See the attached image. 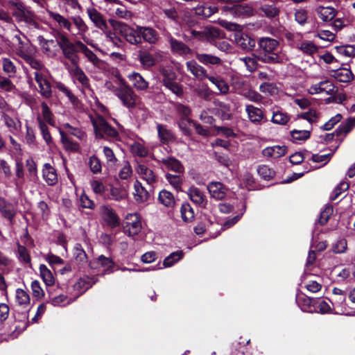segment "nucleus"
<instances>
[{"label": "nucleus", "mask_w": 355, "mask_h": 355, "mask_svg": "<svg viewBox=\"0 0 355 355\" xmlns=\"http://www.w3.org/2000/svg\"><path fill=\"white\" fill-rule=\"evenodd\" d=\"M48 15L60 29L67 30L72 35L81 37L87 44L94 46L85 36L89 28L81 17L75 15L69 19L58 12L50 10L48 11Z\"/></svg>", "instance_id": "1"}, {"label": "nucleus", "mask_w": 355, "mask_h": 355, "mask_svg": "<svg viewBox=\"0 0 355 355\" xmlns=\"http://www.w3.org/2000/svg\"><path fill=\"white\" fill-rule=\"evenodd\" d=\"M261 53L259 60L265 63H282L283 55L279 53V42L270 37H263L259 42Z\"/></svg>", "instance_id": "2"}, {"label": "nucleus", "mask_w": 355, "mask_h": 355, "mask_svg": "<svg viewBox=\"0 0 355 355\" xmlns=\"http://www.w3.org/2000/svg\"><path fill=\"white\" fill-rule=\"evenodd\" d=\"M10 3L13 6L12 15L17 22H23L28 28L31 29H38L40 28L35 13L26 7L24 3L11 1Z\"/></svg>", "instance_id": "3"}, {"label": "nucleus", "mask_w": 355, "mask_h": 355, "mask_svg": "<svg viewBox=\"0 0 355 355\" xmlns=\"http://www.w3.org/2000/svg\"><path fill=\"white\" fill-rule=\"evenodd\" d=\"M96 138H116L118 131L110 126L105 119L98 114L89 116Z\"/></svg>", "instance_id": "4"}, {"label": "nucleus", "mask_w": 355, "mask_h": 355, "mask_svg": "<svg viewBox=\"0 0 355 355\" xmlns=\"http://www.w3.org/2000/svg\"><path fill=\"white\" fill-rule=\"evenodd\" d=\"M59 49L62 50L64 56L71 62V64H75L78 62L77 52L79 51L76 42L73 43L70 41L69 37L61 32H58Z\"/></svg>", "instance_id": "5"}, {"label": "nucleus", "mask_w": 355, "mask_h": 355, "mask_svg": "<svg viewBox=\"0 0 355 355\" xmlns=\"http://www.w3.org/2000/svg\"><path fill=\"white\" fill-rule=\"evenodd\" d=\"M159 72L162 76L164 85L178 96L183 93L182 87L175 81L177 78L175 71L170 68L162 67Z\"/></svg>", "instance_id": "6"}, {"label": "nucleus", "mask_w": 355, "mask_h": 355, "mask_svg": "<svg viewBox=\"0 0 355 355\" xmlns=\"http://www.w3.org/2000/svg\"><path fill=\"white\" fill-rule=\"evenodd\" d=\"M116 96L121 101L123 105L128 108H132L136 105L137 95L124 80H121V88Z\"/></svg>", "instance_id": "7"}, {"label": "nucleus", "mask_w": 355, "mask_h": 355, "mask_svg": "<svg viewBox=\"0 0 355 355\" xmlns=\"http://www.w3.org/2000/svg\"><path fill=\"white\" fill-rule=\"evenodd\" d=\"M138 59L144 68L149 69L162 60L163 52L159 50L154 52L140 51Z\"/></svg>", "instance_id": "8"}, {"label": "nucleus", "mask_w": 355, "mask_h": 355, "mask_svg": "<svg viewBox=\"0 0 355 355\" xmlns=\"http://www.w3.org/2000/svg\"><path fill=\"white\" fill-rule=\"evenodd\" d=\"M37 41L45 55L49 58H55L58 55L60 52L58 39L56 41L46 40L42 35H40L37 37Z\"/></svg>", "instance_id": "9"}, {"label": "nucleus", "mask_w": 355, "mask_h": 355, "mask_svg": "<svg viewBox=\"0 0 355 355\" xmlns=\"http://www.w3.org/2000/svg\"><path fill=\"white\" fill-rule=\"evenodd\" d=\"M76 45L78 50L82 52L88 60L92 63V64L100 70H105L107 69V63L103 60L99 59L96 55L81 41H76Z\"/></svg>", "instance_id": "10"}, {"label": "nucleus", "mask_w": 355, "mask_h": 355, "mask_svg": "<svg viewBox=\"0 0 355 355\" xmlns=\"http://www.w3.org/2000/svg\"><path fill=\"white\" fill-rule=\"evenodd\" d=\"M121 32L128 43L134 45L142 43L141 26H136L135 27L123 26L121 28Z\"/></svg>", "instance_id": "11"}, {"label": "nucleus", "mask_w": 355, "mask_h": 355, "mask_svg": "<svg viewBox=\"0 0 355 355\" xmlns=\"http://www.w3.org/2000/svg\"><path fill=\"white\" fill-rule=\"evenodd\" d=\"M124 229L129 236L137 235L141 230V222L139 216L136 213L128 214L125 218Z\"/></svg>", "instance_id": "12"}, {"label": "nucleus", "mask_w": 355, "mask_h": 355, "mask_svg": "<svg viewBox=\"0 0 355 355\" xmlns=\"http://www.w3.org/2000/svg\"><path fill=\"white\" fill-rule=\"evenodd\" d=\"M67 70L75 83H79L83 88L89 87V80L77 62L68 67Z\"/></svg>", "instance_id": "13"}, {"label": "nucleus", "mask_w": 355, "mask_h": 355, "mask_svg": "<svg viewBox=\"0 0 355 355\" xmlns=\"http://www.w3.org/2000/svg\"><path fill=\"white\" fill-rule=\"evenodd\" d=\"M337 91V87L334 85L331 81L328 80L320 81L318 83L312 85L308 89L309 94H318L320 93H325L328 95L334 94Z\"/></svg>", "instance_id": "14"}, {"label": "nucleus", "mask_w": 355, "mask_h": 355, "mask_svg": "<svg viewBox=\"0 0 355 355\" xmlns=\"http://www.w3.org/2000/svg\"><path fill=\"white\" fill-rule=\"evenodd\" d=\"M34 77L40 94L45 98H49L51 96V86L47 80V69L44 71H35Z\"/></svg>", "instance_id": "15"}, {"label": "nucleus", "mask_w": 355, "mask_h": 355, "mask_svg": "<svg viewBox=\"0 0 355 355\" xmlns=\"http://www.w3.org/2000/svg\"><path fill=\"white\" fill-rule=\"evenodd\" d=\"M99 213L102 219L108 226L115 227L119 225V218L111 207L107 205L101 206Z\"/></svg>", "instance_id": "16"}, {"label": "nucleus", "mask_w": 355, "mask_h": 355, "mask_svg": "<svg viewBox=\"0 0 355 355\" xmlns=\"http://www.w3.org/2000/svg\"><path fill=\"white\" fill-rule=\"evenodd\" d=\"M89 266L97 274H104L112 268L113 262L110 258L101 255L92 260Z\"/></svg>", "instance_id": "17"}, {"label": "nucleus", "mask_w": 355, "mask_h": 355, "mask_svg": "<svg viewBox=\"0 0 355 355\" xmlns=\"http://www.w3.org/2000/svg\"><path fill=\"white\" fill-rule=\"evenodd\" d=\"M207 189L211 198L216 200L223 199L227 194V189L220 182H211L207 185Z\"/></svg>", "instance_id": "18"}, {"label": "nucleus", "mask_w": 355, "mask_h": 355, "mask_svg": "<svg viewBox=\"0 0 355 355\" xmlns=\"http://www.w3.org/2000/svg\"><path fill=\"white\" fill-rule=\"evenodd\" d=\"M87 13L94 26L101 31H106L107 24L103 15L94 7L87 8Z\"/></svg>", "instance_id": "19"}, {"label": "nucleus", "mask_w": 355, "mask_h": 355, "mask_svg": "<svg viewBox=\"0 0 355 355\" xmlns=\"http://www.w3.org/2000/svg\"><path fill=\"white\" fill-rule=\"evenodd\" d=\"M0 212L3 218L12 223L17 213V205L0 198Z\"/></svg>", "instance_id": "20"}, {"label": "nucleus", "mask_w": 355, "mask_h": 355, "mask_svg": "<svg viewBox=\"0 0 355 355\" xmlns=\"http://www.w3.org/2000/svg\"><path fill=\"white\" fill-rule=\"evenodd\" d=\"M42 178L49 186H54L58 183V175L56 169L49 163H46L42 168Z\"/></svg>", "instance_id": "21"}, {"label": "nucleus", "mask_w": 355, "mask_h": 355, "mask_svg": "<svg viewBox=\"0 0 355 355\" xmlns=\"http://www.w3.org/2000/svg\"><path fill=\"white\" fill-rule=\"evenodd\" d=\"M187 69L196 78L202 80L207 79L209 76L207 70L201 65L198 64L195 60H190L186 63Z\"/></svg>", "instance_id": "22"}, {"label": "nucleus", "mask_w": 355, "mask_h": 355, "mask_svg": "<svg viewBox=\"0 0 355 355\" xmlns=\"http://www.w3.org/2000/svg\"><path fill=\"white\" fill-rule=\"evenodd\" d=\"M196 58L201 64L209 67L212 66H220L223 64V60L220 58L209 53H197Z\"/></svg>", "instance_id": "23"}, {"label": "nucleus", "mask_w": 355, "mask_h": 355, "mask_svg": "<svg viewBox=\"0 0 355 355\" xmlns=\"http://www.w3.org/2000/svg\"><path fill=\"white\" fill-rule=\"evenodd\" d=\"M234 40L236 44L244 50H251L255 46L254 40L241 31L235 33Z\"/></svg>", "instance_id": "24"}, {"label": "nucleus", "mask_w": 355, "mask_h": 355, "mask_svg": "<svg viewBox=\"0 0 355 355\" xmlns=\"http://www.w3.org/2000/svg\"><path fill=\"white\" fill-rule=\"evenodd\" d=\"M24 42H20V44H16L15 46V53L22 59L27 58L30 54H34V51L31 46L29 40L25 35Z\"/></svg>", "instance_id": "25"}, {"label": "nucleus", "mask_w": 355, "mask_h": 355, "mask_svg": "<svg viewBox=\"0 0 355 355\" xmlns=\"http://www.w3.org/2000/svg\"><path fill=\"white\" fill-rule=\"evenodd\" d=\"M141 28L142 42H145L150 44H155L157 42L159 37L156 30L149 26H141Z\"/></svg>", "instance_id": "26"}, {"label": "nucleus", "mask_w": 355, "mask_h": 355, "mask_svg": "<svg viewBox=\"0 0 355 355\" xmlns=\"http://www.w3.org/2000/svg\"><path fill=\"white\" fill-rule=\"evenodd\" d=\"M259 10L268 18H274L279 15V8L272 2L262 1L259 6Z\"/></svg>", "instance_id": "27"}, {"label": "nucleus", "mask_w": 355, "mask_h": 355, "mask_svg": "<svg viewBox=\"0 0 355 355\" xmlns=\"http://www.w3.org/2000/svg\"><path fill=\"white\" fill-rule=\"evenodd\" d=\"M137 173L148 184H152L156 182L157 176L153 171L144 164H139L137 167Z\"/></svg>", "instance_id": "28"}, {"label": "nucleus", "mask_w": 355, "mask_h": 355, "mask_svg": "<svg viewBox=\"0 0 355 355\" xmlns=\"http://www.w3.org/2000/svg\"><path fill=\"white\" fill-rule=\"evenodd\" d=\"M190 200L195 204L205 207L206 204V196L200 189L196 187H191L187 191Z\"/></svg>", "instance_id": "29"}, {"label": "nucleus", "mask_w": 355, "mask_h": 355, "mask_svg": "<svg viewBox=\"0 0 355 355\" xmlns=\"http://www.w3.org/2000/svg\"><path fill=\"white\" fill-rule=\"evenodd\" d=\"M245 112L248 114L249 120L255 124L260 123L264 117L263 111L252 105H247L245 106Z\"/></svg>", "instance_id": "30"}, {"label": "nucleus", "mask_w": 355, "mask_h": 355, "mask_svg": "<svg viewBox=\"0 0 355 355\" xmlns=\"http://www.w3.org/2000/svg\"><path fill=\"white\" fill-rule=\"evenodd\" d=\"M218 89L220 94H225L228 93L230 87L227 82L216 73H209L207 78Z\"/></svg>", "instance_id": "31"}, {"label": "nucleus", "mask_w": 355, "mask_h": 355, "mask_svg": "<svg viewBox=\"0 0 355 355\" xmlns=\"http://www.w3.org/2000/svg\"><path fill=\"white\" fill-rule=\"evenodd\" d=\"M296 48L302 53L313 56L319 49L318 46L313 42L309 40H302L296 44Z\"/></svg>", "instance_id": "32"}, {"label": "nucleus", "mask_w": 355, "mask_h": 355, "mask_svg": "<svg viewBox=\"0 0 355 355\" xmlns=\"http://www.w3.org/2000/svg\"><path fill=\"white\" fill-rule=\"evenodd\" d=\"M161 162L168 170H171L179 174L183 173L184 171V167L182 163L174 157L164 158Z\"/></svg>", "instance_id": "33"}, {"label": "nucleus", "mask_w": 355, "mask_h": 355, "mask_svg": "<svg viewBox=\"0 0 355 355\" xmlns=\"http://www.w3.org/2000/svg\"><path fill=\"white\" fill-rule=\"evenodd\" d=\"M315 298H311L308 296H298L297 297V302L300 309L305 312L313 313L315 310Z\"/></svg>", "instance_id": "34"}, {"label": "nucleus", "mask_w": 355, "mask_h": 355, "mask_svg": "<svg viewBox=\"0 0 355 355\" xmlns=\"http://www.w3.org/2000/svg\"><path fill=\"white\" fill-rule=\"evenodd\" d=\"M128 78L137 90H146L148 87V83L137 72L128 74Z\"/></svg>", "instance_id": "35"}, {"label": "nucleus", "mask_w": 355, "mask_h": 355, "mask_svg": "<svg viewBox=\"0 0 355 355\" xmlns=\"http://www.w3.org/2000/svg\"><path fill=\"white\" fill-rule=\"evenodd\" d=\"M318 17L323 21H330L336 15V10L332 7L319 6L315 9Z\"/></svg>", "instance_id": "36"}, {"label": "nucleus", "mask_w": 355, "mask_h": 355, "mask_svg": "<svg viewBox=\"0 0 355 355\" xmlns=\"http://www.w3.org/2000/svg\"><path fill=\"white\" fill-rule=\"evenodd\" d=\"M286 153V148L284 146H273L264 148L263 155L265 157L274 159L279 158L284 156Z\"/></svg>", "instance_id": "37"}, {"label": "nucleus", "mask_w": 355, "mask_h": 355, "mask_svg": "<svg viewBox=\"0 0 355 355\" xmlns=\"http://www.w3.org/2000/svg\"><path fill=\"white\" fill-rule=\"evenodd\" d=\"M290 121V116L281 108H273L271 121L278 125H286Z\"/></svg>", "instance_id": "38"}, {"label": "nucleus", "mask_w": 355, "mask_h": 355, "mask_svg": "<svg viewBox=\"0 0 355 355\" xmlns=\"http://www.w3.org/2000/svg\"><path fill=\"white\" fill-rule=\"evenodd\" d=\"M1 118H2L5 125L8 128V130L12 134L15 135V134H17L20 131L21 127V123L19 120H18L17 119H12L11 117H10L6 113L2 114Z\"/></svg>", "instance_id": "39"}, {"label": "nucleus", "mask_w": 355, "mask_h": 355, "mask_svg": "<svg viewBox=\"0 0 355 355\" xmlns=\"http://www.w3.org/2000/svg\"><path fill=\"white\" fill-rule=\"evenodd\" d=\"M205 41L214 44L218 39H223V34L216 28L206 27L204 28Z\"/></svg>", "instance_id": "40"}, {"label": "nucleus", "mask_w": 355, "mask_h": 355, "mask_svg": "<svg viewBox=\"0 0 355 355\" xmlns=\"http://www.w3.org/2000/svg\"><path fill=\"white\" fill-rule=\"evenodd\" d=\"M331 76L338 81L348 83L353 79L352 71L347 68H340L332 71Z\"/></svg>", "instance_id": "41"}, {"label": "nucleus", "mask_w": 355, "mask_h": 355, "mask_svg": "<svg viewBox=\"0 0 355 355\" xmlns=\"http://www.w3.org/2000/svg\"><path fill=\"white\" fill-rule=\"evenodd\" d=\"M169 42L172 51L175 53L187 55L191 53V49L182 42L178 41L174 38H171Z\"/></svg>", "instance_id": "42"}, {"label": "nucleus", "mask_w": 355, "mask_h": 355, "mask_svg": "<svg viewBox=\"0 0 355 355\" xmlns=\"http://www.w3.org/2000/svg\"><path fill=\"white\" fill-rule=\"evenodd\" d=\"M134 197L137 202H144L147 200L148 193L138 180L134 184Z\"/></svg>", "instance_id": "43"}, {"label": "nucleus", "mask_w": 355, "mask_h": 355, "mask_svg": "<svg viewBox=\"0 0 355 355\" xmlns=\"http://www.w3.org/2000/svg\"><path fill=\"white\" fill-rule=\"evenodd\" d=\"M157 129L159 138L163 144H168L173 141L174 136L172 132L167 129L166 126L161 124H157Z\"/></svg>", "instance_id": "44"}, {"label": "nucleus", "mask_w": 355, "mask_h": 355, "mask_svg": "<svg viewBox=\"0 0 355 355\" xmlns=\"http://www.w3.org/2000/svg\"><path fill=\"white\" fill-rule=\"evenodd\" d=\"M355 126V116L349 118L344 123H341L339 127L335 130L333 135L339 137L343 134L346 135Z\"/></svg>", "instance_id": "45"}, {"label": "nucleus", "mask_w": 355, "mask_h": 355, "mask_svg": "<svg viewBox=\"0 0 355 355\" xmlns=\"http://www.w3.org/2000/svg\"><path fill=\"white\" fill-rule=\"evenodd\" d=\"M158 200L166 207H173L175 203L173 193L166 190L159 192Z\"/></svg>", "instance_id": "46"}, {"label": "nucleus", "mask_w": 355, "mask_h": 355, "mask_svg": "<svg viewBox=\"0 0 355 355\" xmlns=\"http://www.w3.org/2000/svg\"><path fill=\"white\" fill-rule=\"evenodd\" d=\"M128 193L123 188L111 187L109 199L121 201L128 198Z\"/></svg>", "instance_id": "47"}, {"label": "nucleus", "mask_w": 355, "mask_h": 355, "mask_svg": "<svg viewBox=\"0 0 355 355\" xmlns=\"http://www.w3.org/2000/svg\"><path fill=\"white\" fill-rule=\"evenodd\" d=\"M180 213L182 219L184 222H191L194 218V211L191 205L188 202H184L180 208Z\"/></svg>", "instance_id": "48"}, {"label": "nucleus", "mask_w": 355, "mask_h": 355, "mask_svg": "<svg viewBox=\"0 0 355 355\" xmlns=\"http://www.w3.org/2000/svg\"><path fill=\"white\" fill-rule=\"evenodd\" d=\"M60 134L61 136V141L64 148L67 150L77 151L79 148V146L76 142L73 141L69 137H68L64 132L62 128L60 129Z\"/></svg>", "instance_id": "49"}, {"label": "nucleus", "mask_w": 355, "mask_h": 355, "mask_svg": "<svg viewBox=\"0 0 355 355\" xmlns=\"http://www.w3.org/2000/svg\"><path fill=\"white\" fill-rule=\"evenodd\" d=\"M40 272L42 279L46 286H51L54 284L55 279L51 271L44 264L40 266Z\"/></svg>", "instance_id": "50"}, {"label": "nucleus", "mask_w": 355, "mask_h": 355, "mask_svg": "<svg viewBox=\"0 0 355 355\" xmlns=\"http://www.w3.org/2000/svg\"><path fill=\"white\" fill-rule=\"evenodd\" d=\"M15 300L17 304L24 308H26L30 304L29 295L23 289L16 290Z\"/></svg>", "instance_id": "51"}, {"label": "nucleus", "mask_w": 355, "mask_h": 355, "mask_svg": "<svg viewBox=\"0 0 355 355\" xmlns=\"http://www.w3.org/2000/svg\"><path fill=\"white\" fill-rule=\"evenodd\" d=\"M183 256H184V253L182 250H178V251L171 253L168 257H166L164 259V260L163 261L164 267H165V268L171 267L175 263H177L180 259H182Z\"/></svg>", "instance_id": "52"}, {"label": "nucleus", "mask_w": 355, "mask_h": 355, "mask_svg": "<svg viewBox=\"0 0 355 355\" xmlns=\"http://www.w3.org/2000/svg\"><path fill=\"white\" fill-rule=\"evenodd\" d=\"M42 107V116H40L43 121L46 123H49V125L54 126L55 125V120L53 119V115L51 112L49 107H48L46 103H42L41 105Z\"/></svg>", "instance_id": "53"}, {"label": "nucleus", "mask_w": 355, "mask_h": 355, "mask_svg": "<svg viewBox=\"0 0 355 355\" xmlns=\"http://www.w3.org/2000/svg\"><path fill=\"white\" fill-rule=\"evenodd\" d=\"M62 128L65 130L69 135H73L80 140H83L86 137L85 133L78 128L73 127L69 123H64Z\"/></svg>", "instance_id": "54"}, {"label": "nucleus", "mask_w": 355, "mask_h": 355, "mask_svg": "<svg viewBox=\"0 0 355 355\" xmlns=\"http://www.w3.org/2000/svg\"><path fill=\"white\" fill-rule=\"evenodd\" d=\"M37 121L44 140L47 144H50L52 142V137L49 132V128L40 116L37 117Z\"/></svg>", "instance_id": "55"}, {"label": "nucleus", "mask_w": 355, "mask_h": 355, "mask_svg": "<svg viewBox=\"0 0 355 355\" xmlns=\"http://www.w3.org/2000/svg\"><path fill=\"white\" fill-rule=\"evenodd\" d=\"M292 139L295 143L304 141L310 137L309 130H293L291 132Z\"/></svg>", "instance_id": "56"}, {"label": "nucleus", "mask_w": 355, "mask_h": 355, "mask_svg": "<svg viewBox=\"0 0 355 355\" xmlns=\"http://www.w3.org/2000/svg\"><path fill=\"white\" fill-rule=\"evenodd\" d=\"M26 63H28L31 68L35 69V71H44L46 67L44 65L38 60L33 57V54H30L27 58L23 59Z\"/></svg>", "instance_id": "57"}, {"label": "nucleus", "mask_w": 355, "mask_h": 355, "mask_svg": "<svg viewBox=\"0 0 355 355\" xmlns=\"http://www.w3.org/2000/svg\"><path fill=\"white\" fill-rule=\"evenodd\" d=\"M315 310L313 312L325 314L331 312V308L329 304L322 299H315Z\"/></svg>", "instance_id": "58"}, {"label": "nucleus", "mask_w": 355, "mask_h": 355, "mask_svg": "<svg viewBox=\"0 0 355 355\" xmlns=\"http://www.w3.org/2000/svg\"><path fill=\"white\" fill-rule=\"evenodd\" d=\"M298 118L306 120L311 125H313L318 122L320 114L314 110H309L308 112L298 115Z\"/></svg>", "instance_id": "59"}, {"label": "nucleus", "mask_w": 355, "mask_h": 355, "mask_svg": "<svg viewBox=\"0 0 355 355\" xmlns=\"http://www.w3.org/2000/svg\"><path fill=\"white\" fill-rule=\"evenodd\" d=\"M2 67L3 71L8 73L9 77H13L15 76V73L17 72L16 67L9 58H3Z\"/></svg>", "instance_id": "60"}, {"label": "nucleus", "mask_w": 355, "mask_h": 355, "mask_svg": "<svg viewBox=\"0 0 355 355\" xmlns=\"http://www.w3.org/2000/svg\"><path fill=\"white\" fill-rule=\"evenodd\" d=\"M257 173L265 180H271L275 175V171L266 165L259 166L257 168Z\"/></svg>", "instance_id": "61"}, {"label": "nucleus", "mask_w": 355, "mask_h": 355, "mask_svg": "<svg viewBox=\"0 0 355 355\" xmlns=\"http://www.w3.org/2000/svg\"><path fill=\"white\" fill-rule=\"evenodd\" d=\"M166 179L175 190L179 191L181 189L182 178L180 175L166 173Z\"/></svg>", "instance_id": "62"}, {"label": "nucleus", "mask_w": 355, "mask_h": 355, "mask_svg": "<svg viewBox=\"0 0 355 355\" xmlns=\"http://www.w3.org/2000/svg\"><path fill=\"white\" fill-rule=\"evenodd\" d=\"M239 60L244 63L247 69L250 71H254L257 67V61L254 55L242 57L239 58Z\"/></svg>", "instance_id": "63"}, {"label": "nucleus", "mask_w": 355, "mask_h": 355, "mask_svg": "<svg viewBox=\"0 0 355 355\" xmlns=\"http://www.w3.org/2000/svg\"><path fill=\"white\" fill-rule=\"evenodd\" d=\"M131 150L135 155L141 157H146L148 153V149L140 143H135L132 144L131 146Z\"/></svg>", "instance_id": "64"}]
</instances>
